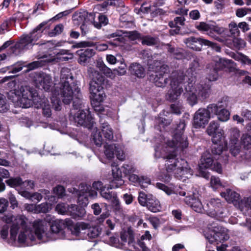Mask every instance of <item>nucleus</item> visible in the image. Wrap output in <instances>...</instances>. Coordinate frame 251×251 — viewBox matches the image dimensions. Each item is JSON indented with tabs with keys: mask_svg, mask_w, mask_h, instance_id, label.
<instances>
[{
	"mask_svg": "<svg viewBox=\"0 0 251 251\" xmlns=\"http://www.w3.org/2000/svg\"><path fill=\"white\" fill-rule=\"evenodd\" d=\"M49 217H47L46 221L35 220L32 223V229L28 227V220L23 215L14 216L11 214H8L4 215L2 220L7 224H12L10 230L12 240H15L19 230L21 229L18 237L19 242L24 243L27 240L33 241L36 237L43 242H46L55 239L54 234L62 232L63 229L66 226V222L62 220H52V223L50 225L51 232H48V225L47 222H50L48 219Z\"/></svg>",
	"mask_w": 251,
	"mask_h": 251,
	"instance_id": "nucleus-1",
	"label": "nucleus"
},
{
	"mask_svg": "<svg viewBox=\"0 0 251 251\" xmlns=\"http://www.w3.org/2000/svg\"><path fill=\"white\" fill-rule=\"evenodd\" d=\"M155 157H162L165 160V165L167 173L176 171V174H181L182 175H185V173L192 174V171L188 167L187 161L183 159L176 158V151H178L176 148H172L167 145L161 149V151L159 148H155Z\"/></svg>",
	"mask_w": 251,
	"mask_h": 251,
	"instance_id": "nucleus-2",
	"label": "nucleus"
},
{
	"mask_svg": "<svg viewBox=\"0 0 251 251\" xmlns=\"http://www.w3.org/2000/svg\"><path fill=\"white\" fill-rule=\"evenodd\" d=\"M78 87L75 84L60 85L59 90L55 89L52 92L51 100L53 108L56 111H59L61 108V102L58 98L60 94L63 102L66 104H69L75 96L74 87Z\"/></svg>",
	"mask_w": 251,
	"mask_h": 251,
	"instance_id": "nucleus-3",
	"label": "nucleus"
},
{
	"mask_svg": "<svg viewBox=\"0 0 251 251\" xmlns=\"http://www.w3.org/2000/svg\"><path fill=\"white\" fill-rule=\"evenodd\" d=\"M187 76L182 72H175L171 74V88L166 94L167 100L174 101L177 100L183 92L182 86L186 83Z\"/></svg>",
	"mask_w": 251,
	"mask_h": 251,
	"instance_id": "nucleus-4",
	"label": "nucleus"
},
{
	"mask_svg": "<svg viewBox=\"0 0 251 251\" xmlns=\"http://www.w3.org/2000/svg\"><path fill=\"white\" fill-rule=\"evenodd\" d=\"M29 94H30V88L26 86H22L18 89L9 92L7 97L16 106L26 108L30 107L31 102L27 97V95Z\"/></svg>",
	"mask_w": 251,
	"mask_h": 251,
	"instance_id": "nucleus-5",
	"label": "nucleus"
},
{
	"mask_svg": "<svg viewBox=\"0 0 251 251\" xmlns=\"http://www.w3.org/2000/svg\"><path fill=\"white\" fill-rule=\"evenodd\" d=\"M69 192L77 195V202L81 207L86 206L88 203V198H95L98 193L96 190L92 189L90 185L86 184L79 185L78 190L76 188H70Z\"/></svg>",
	"mask_w": 251,
	"mask_h": 251,
	"instance_id": "nucleus-6",
	"label": "nucleus"
},
{
	"mask_svg": "<svg viewBox=\"0 0 251 251\" xmlns=\"http://www.w3.org/2000/svg\"><path fill=\"white\" fill-rule=\"evenodd\" d=\"M185 127L184 121H180L176 129V133L174 135L172 140L168 141L166 145L171 147L176 148L178 151H183L188 147L187 138L183 135V131Z\"/></svg>",
	"mask_w": 251,
	"mask_h": 251,
	"instance_id": "nucleus-7",
	"label": "nucleus"
},
{
	"mask_svg": "<svg viewBox=\"0 0 251 251\" xmlns=\"http://www.w3.org/2000/svg\"><path fill=\"white\" fill-rule=\"evenodd\" d=\"M213 105L207 106L206 108H200L194 114L193 126L196 128H204L211 118L212 112L215 111Z\"/></svg>",
	"mask_w": 251,
	"mask_h": 251,
	"instance_id": "nucleus-8",
	"label": "nucleus"
},
{
	"mask_svg": "<svg viewBox=\"0 0 251 251\" xmlns=\"http://www.w3.org/2000/svg\"><path fill=\"white\" fill-rule=\"evenodd\" d=\"M196 28L202 32H206L207 34L216 40L220 42L223 40L216 35H221L225 31V28L219 26L214 22H210L208 23L201 22L196 26Z\"/></svg>",
	"mask_w": 251,
	"mask_h": 251,
	"instance_id": "nucleus-9",
	"label": "nucleus"
},
{
	"mask_svg": "<svg viewBox=\"0 0 251 251\" xmlns=\"http://www.w3.org/2000/svg\"><path fill=\"white\" fill-rule=\"evenodd\" d=\"M70 120L74 121L77 125L83 126L88 128H93L94 121L89 111L79 109L76 113L71 110Z\"/></svg>",
	"mask_w": 251,
	"mask_h": 251,
	"instance_id": "nucleus-10",
	"label": "nucleus"
},
{
	"mask_svg": "<svg viewBox=\"0 0 251 251\" xmlns=\"http://www.w3.org/2000/svg\"><path fill=\"white\" fill-rule=\"evenodd\" d=\"M177 193H178L180 196L185 197L184 199L185 203L191 206L195 211L202 212L203 205L198 198V193L196 190L195 191L193 190L177 191Z\"/></svg>",
	"mask_w": 251,
	"mask_h": 251,
	"instance_id": "nucleus-11",
	"label": "nucleus"
},
{
	"mask_svg": "<svg viewBox=\"0 0 251 251\" xmlns=\"http://www.w3.org/2000/svg\"><path fill=\"white\" fill-rule=\"evenodd\" d=\"M209 228L211 230V233L206 236V238L210 243L222 242L227 240L229 238L226 229L217 224L213 223Z\"/></svg>",
	"mask_w": 251,
	"mask_h": 251,
	"instance_id": "nucleus-12",
	"label": "nucleus"
},
{
	"mask_svg": "<svg viewBox=\"0 0 251 251\" xmlns=\"http://www.w3.org/2000/svg\"><path fill=\"white\" fill-rule=\"evenodd\" d=\"M72 233L75 236H79L81 233H86L90 238H95L100 233L97 227H91L89 224L83 222L77 223L72 229Z\"/></svg>",
	"mask_w": 251,
	"mask_h": 251,
	"instance_id": "nucleus-13",
	"label": "nucleus"
},
{
	"mask_svg": "<svg viewBox=\"0 0 251 251\" xmlns=\"http://www.w3.org/2000/svg\"><path fill=\"white\" fill-rule=\"evenodd\" d=\"M89 75L91 80L89 83V90L91 93L99 92L102 90V85L104 81V77L102 75L95 69L90 68L88 70Z\"/></svg>",
	"mask_w": 251,
	"mask_h": 251,
	"instance_id": "nucleus-14",
	"label": "nucleus"
},
{
	"mask_svg": "<svg viewBox=\"0 0 251 251\" xmlns=\"http://www.w3.org/2000/svg\"><path fill=\"white\" fill-rule=\"evenodd\" d=\"M212 155L207 152L203 153L199 164V169L201 172L202 170L207 168H210L219 174L222 172L221 165L220 163L214 161Z\"/></svg>",
	"mask_w": 251,
	"mask_h": 251,
	"instance_id": "nucleus-15",
	"label": "nucleus"
},
{
	"mask_svg": "<svg viewBox=\"0 0 251 251\" xmlns=\"http://www.w3.org/2000/svg\"><path fill=\"white\" fill-rule=\"evenodd\" d=\"M169 67L166 65H163L159 67L157 66L155 70V75L152 74L151 76L153 77V82L155 85L159 87H163L168 83L167 74L169 72Z\"/></svg>",
	"mask_w": 251,
	"mask_h": 251,
	"instance_id": "nucleus-16",
	"label": "nucleus"
},
{
	"mask_svg": "<svg viewBox=\"0 0 251 251\" xmlns=\"http://www.w3.org/2000/svg\"><path fill=\"white\" fill-rule=\"evenodd\" d=\"M209 208L208 210L210 216L214 217L219 221L226 216L225 214V209L222 207V204L219 199H212L207 203Z\"/></svg>",
	"mask_w": 251,
	"mask_h": 251,
	"instance_id": "nucleus-17",
	"label": "nucleus"
},
{
	"mask_svg": "<svg viewBox=\"0 0 251 251\" xmlns=\"http://www.w3.org/2000/svg\"><path fill=\"white\" fill-rule=\"evenodd\" d=\"M196 82L195 77H192L186 79V83L187 85H185V89L186 93L184 94L187 98L188 103L192 106L197 103L198 94L195 91V84Z\"/></svg>",
	"mask_w": 251,
	"mask_h": 251,
	"instance_id": "nucleus-18",
	"label": "nucleus"
},
{
	"mask_svg": "<svg viewBox=\"0 0 251 251\" xmlns=\"http://www.w3.org/2000/svg\"><path fill=\"white\" fill-rule=\"evenodd\" d=\"M184 43L188 48L196 51H200L203 45L209 47H213L215 45L209 40L194 36L185 39Z\"/></svg>",
	"mask_w": 251,
	"mask_h": 251,
	"instance_id": "nucleus-19",
	"label": "nucleus"
},
{
	"mask_svg": "<svg viewBox=\"0 0 251 251\" xmlns=\"http://www.w3.org/2000/svg\"><path fill=\"white\" fill-rule=\"evenodd\" d=\"M35 84L39 88L49 91L52 85V79L50 75L45 73H37L34 77Z\"/></svg>",
	"mask_w": 251,
	"mask_h": 251,
	"instance_id": "nucleus-20",
	"label": "nucleus"
},
{
	"mask_svg": "<svg viewBox=\"0 0 251 251\" xmlns=\"http://www.w3.org/2000/svg\"><path fill=\"white\" fill-rule=\"evenodd\" d=\"M118 38H117L114 42H108L107 43H94L92 42L82 41L75 43L73 46L74 48H86L95 46L96 49L99 51H102L106 50L108 47V44L112 46H117L118 44L115 42Z\"/></svg>",
	"mask_w": 251,
	"mask_h": 251,
	"instance_id": "nucleus-21",
	"label": "nucleus"
},
{
	"mask_svg": "<svg viewBox=\"0 0 251 251\" xmlns=\"http://www.w3.org/2000/svg\"><path fill=\"white\" fill-rule=\"evenodd\" d=\"M78 17L81 20L84 18L86 22L90 21V23H93L94 26L97 28H100L102 25H105L108 22V20L106 16L100 15L99 16V22H94L95 15L93 13H88L86 11H83L79 13Z\"/></svg>",
	"mask_w": 251,
	"mask_h": 251,
	"instance_id": "nucleus-22",
	"label": "nucleus"
},
{
	"mask_svg": "<svg viewBox=\"0 0 251 251\" xmlns=\"http://www.w3.org/2000/svg\"><path fill=\"white\" fill-rule=\"evenodd\" d=\"M213 144L211 147V153L213 157L215 160L226 163L228 160V156L226 153L227 146L224 145L223 143H221V144Z\"/></svg>",
	"mask_w": 251,
	"mask_h": 251,
	"instance_id": "nucleus-23",
	"label": "nucleus"
},
{
	"mask_svg": "<svg viewBox=\"0 0 251 251\" xmlns=\"http://www.w3.org/2000/svg\"><path fill=\"white\" fill-rule=\"evenodd\" d=\"M40 37L41 32L38 33V36L31 32L21 38L19 42L16 44L15 48L21 50L28 49L33 46L32 42L38 39Z\"/></svg>",
	"mask_w": 251,
	"mask_h": 251,
	"instance_id": "nucleus-24",
	"label": "nucleus"
},
{
	"mask_svg": "<svg viewBox=\"0 0 251 251\" xmlns=\"http://www.w3.org/2000/svg\"><path fill=\"white\" fill-rule=\"evenodd\" d=\"M27 99L30 100V107L34 105L37 108H40L49 101L47 98L43 95H39L37 91L30 88V94L27 95Z\"/></svg>",
	"mask_w": 251,
	"mask_h": 251,
	"instance_id": "nucleus-25",
	"label": "nucleus"
},
{
	"mask_svg": "<svg viewBox=\"0 0 251 251\" xmlns=\"http://www.w3.org/2000/svg\"><path fill=\"white\" fill-rule=\"evenodd\" d=\"M210 105H213L215 107V111L212 112L211 114L214 113L216 115L219 120L222 122H226L228 120L230 113L225 109L227 106V103L226 101H221L218 104H211Z\"/></svg>",
	"mask_w": 251,
	"mask_h": 251,
	"instance_id": "nucleus-26",
	"label": "nucleus"
},
{
	"mask_svg": "<svg viewBox=\"0 0 251 251\" xmlns=\"http://www.w3.org/2000/svg\"><path fill=\"white\" fill-rule=\"evenodd\" d=\"M77 206L75 204L68 205L64 203H58L55 207V209L58 213L61 214H65L69 212L75 218L79 216V215L77 213Z\"/></svg>",
	"mask_w": 251,
	"mask_h": 251,
	"instance_id": "nucleus-27",
	"label": "nucleus"
},
{
	"mask_svg": "<svg viewBox=\"0 0 251 251\" xmlns=\"http://www.w3.org/2000/svg\"><path fill=\"white\" fill-rule=\"evenodd\" d=\"M226 66L234 67L235 63L232 60L222 58L217 56L214 58L213 62L209 65V67H211L213 69L218 71Z\"/></svg>",
	"mask_w": 251,
	"mask_h": 251,
	"instance_id": "nucleus-28",
	"label": "nucleus"
},
{
	"mask_svg": "<svg viewBox=\"0 0 251 251\" xmlns=\"http://www.w3.org/2000/svg\"><path fill=\"white\" fill-rule=\"evenodd\" d=\"M100 195L105 200L110 201L112 205L116 207V209L119 210L121 209L119 200L115 193L110 192L108 189H105L104 188L101 190Z\"/></svg>",
	"mask_w": 251,
	"mask_h": 251,
	"instance_id": "nucleus-29",
	"label": "nucleus"
},
{
	"mask_svg": "<svg viewBox=\"0 0 251 251\" xmlns=\"http://www.w3.org/2000/svg\"><path fill=\"white\" fill-rule=\"evenodd\" d=\"M105 95L104 93L103 90H100V92H95L94 93H91L90 98L92 100V104L95 107V110L100 111L101 112L103 111L101 107H100V102L103 101Z\"/></svg>",
	"mask_w": 251,
	"mask_h": 251,
	"instance_id": "nucleus-30",
	"label": "nucleus"
},
{
	"mask_svg": "<svg viewBox=\"0 0 251 251\" xmlns=\"http://www.w3.org/2000/svg\"><path fill=\"white\" fill-rule=\"evenodd\" d=\"M121 239L123 245H125L127 243L129 247H132L134 249H136V244L134 240L133 232L131 230L128 229L126 231L122 232Z\"/></svg>",
	"mask_w": 251,
	"mask_h": 251,
	"instance_id": "nucleus-31",
	"label": "nucleus"
},
{
	"mask_svg": "<svg viewBox=\"0 0 251 251\" xmlns=\"http://www.w3.org/2000/svg\"><path fill=\"white\" fill-rule=\"evenodd\" d=\"M195 87V91L198 94V96L202 100L206 99L210 93V87L209 85L204 84H198Z\"/></svg>",
	"mask_w": 251,
	"mask_h": 251,
	"instance_id": "nucleus-32",
	"label": "nucleus"
},
{
	"mask_svg": "<svg viewBox=\"0 0 251 251\" xmlns=\"http://www.w3.org/2000/svg\"><path fill=\"white\" fill-rule=\"evenodd\" d=\"M73 84V76L71 72L70 69L67 68H62L60 73V85L62 84Z\"/></svg>",
	"mask_w": 251,
	"mask_h": 251,
	"instance_id": "nucleus-33",
	"label": "nucleus"
},
{
	"mask_svg": "<svg viewBox=\"0 0 251 251\" xmlns=\"http://www.w3.org/2000/svg\"><path fill=\"white\" fill-rule=\"evenodd\" d=\"M77 53L79 56L78 62L80 64H84L88 59L95 54L94 50L91 49L80 50L77 51Z\"/></svg>",
	"mask_w": 251,
	"mask_h": 251,
	"instance_id": "nucleus-34",
	"label": "nucleus"
},
{
	"mask_svg": "<svg viewBox=\"0 0 251 251\" xmlns=\"http://www.w3.org/2000/svg\"><path fill=\"white\" fill-rule=\"evenodd\" d=\"M221 196L228 202H237L240 199V195L231 189H226V192L221 193Z\"/></svg>",
	"mask_w": 251,
	"mask_h": 251,
	"instance_id": "nucleus-35",
	"label": "nucleus"
},
{
	"mask_svg": "<svg viewBox=\"0 0 251 251\" xmlns=\"http://www.w3.org/2000/svg\"><path fill=\"white\" fill-rule=\"evenodd\" d=\"M101 132L106 140L111 141L113 138V130L106 122L102 123L100 121Z\"/></svg>",
	"mask_w": 251,
	"mask_h": 251,
	"instance_id": "nucleus-36",
	"label": "nucleus"
},
{
	"mask_svg": "<svg viewBox=\"0 0 251 251\" xmlns=\"http://www.w3.org/2000/svg\"><path fill=\"white\" fill-rule=\"evenodd\" d=\"M239 208L245 215L251 213V197L244 198L239 203Z\"/></svg>",
	"mask_w": 251,
	"mask_h": 251,
	"instance_id": "nucleus-37",
	"label": "nucleus"
},
{
	"mask_svg": "<svg viewBox=\"0 0 251 251\" xmlns=\"http://www.w3.org/2000/svg\"><path fill=\"white\" fill-rule=\"evenodd\" d=\"M147 207L149 210L154 213L160 211L161 209L159 201L152 195H151L150 199L148 200Z\"/></svg>",
	"mask_w": 251,
	"mask_h": 251,
	"instance_id": "nucleus-38",
	"label": "nucleus"
},
{
	"mask_svg": "<svg viewBox=\"0 0 251 251\" xmlns=\"http://www.w3.org/2000/svg\"><path fill=\"white\" fill-rule=\"evenodd\" d=\"M112 171L113 176L118 178L117 180L118 182L117 183L116 180H113L112 182L111 189L118 188L124 183V180L121 178V172L120 171L119 173V168H118L117 166H113Z\"/></svg>",
	"mask_w": 251,
	"mask_h": 251,
	"instance_id": "nucleus-39",
	"label": "nucleus"
},
{
	"mask_svg": "<svg viewBox=\"0 0 251 251\" xmlns=\"http://www.w3.org/2000/svg\"><path fill=\"white\" fill-rule=\"evenodd\" d=\"M129 70L131 74L138 77H143L145 75L144 69L139 64L133 63L129 67Z\"/></svg>",
	"mask_w": 251,
	"mask_h": 251,
	"instance_id": "nucleus-40",
	"label": "nucleus"
},
{
	"mask_svg": "<svg viewBox=\"0 0 251 251\" xmlns=\"http://www.w3.org/2000/svg\"><path fill=\"white\" fill-rule=\"evenodd\" d=\"M128 175L129 181L134 183L138 182L142 187H145L151 183L150 179L148 177L143 176L140 178L138 176L134 174H131Z\"/></svg>",
	"mask_w": 251,
	"mask_h": 251,
	"instance_id": "nucleus-41",
	"label": "nucleus"
},
{
	"mask_svg": "<svg viewBox=\"0 0 251 251\" xmlns=\"http://www.w3.org/2000/svg\"><path fill=\"white\" fill-rule=\"evenodd\" d=\"M75 89V92H76V93H75V96L74 97H75V99L73 101V107L74 109V111H75V110H79L82 108V100L81 99V94H80V90L78 88V87H74Z\"/></svg>",
	"mask_w": 251,
	"mask_h": 251,
	"instance_id": "nucleus-42",
	"label": "nucleus"
},
{
	"mask_svg": "<svg viewBox=\"0 0 251 251\" xmlns=\"http://www.w3.org/2000/svg\"><path fill=\"white\" fill-rule=\"evenodd\" d=\"M156 187L158 188H159V189L163 190L168 195H170L173 193H175L176 194H179L178 193H177V191H179L181 190H185V189L179 188L178 189H177L176 190H175L174 187H169L168 186H167L165 185H164V184H162L161 183H157Z\"/></svg>",
	"mask_w": 251,
	"mask_h": 251,
	"instance_id": "nucleus-43",
	"label": "nucleus"
},
{
	"mask_svg": "<svg viewBox=\"0 0 251 251\" xmlns=\"http://www.w3.org/2000/svg\"><path fill=\"white\" fill-rule=\"evenodd\" d=\"M240 136V131L237 127L231 128L230 129V142L231 144L236 145Z\"/></svg>",
	"mask_w": 251,
	"mask_h": 251,
	"instance_id": "nucleus-44",
	"label": "nucleus"
},
{
	"mask_svg": "<svg viewBox=\"0 0 251 251\" xmlns=\"http://www.w3.org/2000/svg\"><path fill=\"white\" fill-rule=\"evenodd\" d=\"M93 140L96 146H101L103 142V139L101 136V132L95 127L93 128L92 132Z\"/></svg>",
	"mask_w": 251,
	"mask_h": 251,
	"instance_id": "nucleus-45",
	"label": "nucleus"
},
{
	"mask_svg": "<svg viewBox=\"0 0 251 251\" xmlns=\"http://www.w3.org/2000/svg\"><path fill=\"white\" fill-rule=\"evenodd\" d=\"M224 131L223 130H220L219 131H217L216 133H215L213 135H212V143H216L218 144H221V143H223L224 145L227 146V143L225 142L224 138Z\"/></svg>",
	"mask_w": 251,
	"mask_h": 251,
	"instance_id": "nucleus-46",
	"label": "nucleus"
},
{
	"mask_svg": "<svg viewBox=\"0 0 251 251\" xmlns=\"http://www.w3.org/2000/svg\"><path fill=\"white\" fill-rule=\"evenodd\" d=\"M97 67L106 76L109 77H114L112 70L107 67L102 61L98 62Z\"/></svg>",
	"mask_w": 251,
	"mask_h": 251,
	"instance_id": "nucleus-47",
	"label": "nucleus"
},
{
	"mask_svg": "<svg viewBox=\"0 0 251 251\" xmlns=\"http://www.w3.org/2000/svg\"><path fill=\"white\" fill-rule=\"evenodd\" d=\"M121 170L119 169V172L121 171V173L123 172L126 176L132 174L135 171V168L130 163L124 164L121 167Z\"/></svg>",
	"mask_w": 251,
	"mask_h": 251,
	"instance_id": "nucleus-48",
	"label": "nucleus"
},
{
	"mask_svg": "<svg viewBox=\"0 0 251 251\" xmlns=\"http://www.w3.org/2000/svg\"><path fill=\"white\" fill-rule=\"evenodd\" d=\"M241 144L247 150L251 149V135L248 134H243L241 138Z\"/></svg>",
	"mask_w": 251,
	"mask_h": 251,
	"instance_id": "nucleus-49",
	"label": "nucleus"
},
{
	"mask_svg": "<svg viewBox=\"0 0 251 251\" xmlns=\"http://www.w3.org/2000/svg\"><path fill=\"white\" fill-rule=\"evenodd\" d=\"M219 127V124L214 121H211L209 126H208L206 132L209 136L213 135L215 133L217 132V130Z\"/></svg>",
	"mask_w": 251,
	"mask_h": 251,
	"instance_id": "nucleus-50",
	"label": "nucleus"
},
{
	"mask_svg": "<svg viewBox=\"0 0 251 251\" xmlns=\"http://www.w3.org/2000/svg\"><path fill=\"white\" fill-rule=\"evenodd\" d=\"M116 146L115 145H105L104 153L107 158L111 159L114 157Z\"/></svg>",
	"mask_w": 251,
	"mask_h": 251,
	"instance_id": "nucleus-51",
	"label": "nucleus"
},
{
	"mask_svg": "<svg viewBox=\"0 0 251 251\" xmlns=\"http://www.w3.org/2000/svg\"><path fill=\"white\" fill-rule=\"evenodd\" d=\"M151 195H147L143 192H140L139 193L138 196V202L139 203L143 206H147L148 203V200L150 199Z\"/></svg>",
	"mask_w": 251,
	"mask_h": 251,
	"instance_id": "nucleus-52",
	"label": "nucleus"
},
{
	"mask_svg": "<svg viewBox=\"0 0 251 251\" xmlns=\"http://www.w3.org/2000/svg\"><path fill=\"white\" fill-rule=\"evenodd\" d=\"M142 44L148 46L155 45L158 42V39L150 36H144L142 37Z\"/></svg>",
	"mask_w": 251,
	"mask_h": 251,
	"instance_id": "nucleus-53",
	"label": "nucleus"
},
{
	"mask_svg": "<svg viewBox=\"0 0 251 251\" xmlns=\"http://www.w3.org/2000/svg\"><path fill=\"white\" fill-rule=\"evenodd\" d=\"M6 184L11 187H16L23 185L22 180L20 177L10 178L5 181Z\"/></svg>",
	"mask_w": 251,
	"mask_h": 251,
	"instance_id": "nucleus-54",
	"label": "nucleus"
},
{
	"mask_svg": "<svg viewBox=\"0 0 251 251\" xmlns=\"http://www.w3.org/2000/svg\"><path fill=\"white\" fill-rule=\"evenodd\" d=\"M11 20L6 19L0 25V34H4L10 31Z\"/></svg>",
	"mask_w": 251,
	"mask_h": 251,
	"instance_id": "nucleus-55",
	"label": "nucleus"
},
{
	"mask_svg": "<svg viewBox=\"0 0 251 251\" xmlns=\"http://www.w3.org/2000/svg\"><path fill=\"white\" fill-rule=\"evenodd\" d=\"M233 47L235 49L240 50L246 47V43L245 41L241 39L238 38H235L232 41Z\"/></svg>",
	"mask_w": 251,
	"mask_h": 251,
	"instance_id": "nucleus-56",
	"label": "nucleus"
},
{
	"mask_svg": "<svg viewBox=\"0 0 251 251\" xmlns=\"http://www.w3.org/2000/svg\"><path fill=\"white\" fill-rule=\"evenodd\" d=\"M199 66H200V64H199L198 61L197 60H194L193 61V62H192L190 69L188 71V75H189V74L191 73V76H190L187 75H185V76H187L188 77V78H191L192 76L193 77L195 76V78H196V76L195 75V74H196V73H195V74H194L193 72H195L196 71V69L199 68ZM184 75H185L184 74Z\"/></svg>",
	"mask_w": 251,
	"mask_h": 251,
	"instance_id": "nucleus-57",
	"label": "nucleus"
},
{
	"mask_svg": "<svg viewBox=\"0 0 251 251\" xmlns=\"http://www.w3.org/2000/svg\"><path fill=\"white\" fill-rule=\"evenodd\" d=\"M115 153L119 160L124 161L126 159V154L121 146H116Z\"/></svg>",
	"mask_w": 251,
	"mask_h": 251,
	"instance_id": "nucleus-58",
	"label": "nucleus"
},
{
	"mask_svg": "<svg viewBox=\"0 0 251 251\" xmlns=\"http://www.w3.org/2000/svg\"><path fill=\"white\" fill-rule=\"evenodd\" d=\"M210 184L213 189H217L220 187L223 186L220 178L213 176L211 177Z\"/></svg>",
	"mask_w": 251,
	"mask_h": 251,
	"instance_id": "nucleus-59",
	"label": "nucleus"
},
{
	"mask_svg": "<svg viewBox=\"0 0 251 251\" xmlns=\"http://www.w3.org/2000/svg\"><path fill=\"white\" fill-rule=\"evenodd\" d=\"M9 106L6 102L4 96L0 93V112H5L8 109Z\"/></svg>",
	"mask_w": 251,
	"mask_h": 251,
	"instance_id": "nucleus-60",
	"label": "nucleus"
},
{
	"mask_svg": "<svg viewBox=\"0 0 251 251\" xmlns=\"http://www.w3.org/2000/svg\"><path fill=\"white\" fill-rule=\"evenodd\" d=\"M41 108L42 109V113L45 117L48 118L51 116V110L49 103V101L43 105Z\"/></svg>",
	"mask_w": 251,
	"mask_h": 251,
	"instance_id": "nucleus-61",
	"label": "nucleus"
},
{
	"mask_svg": "<svg viewBox=\"0 0 251 251\" xmlns=\"http://www.w3.org/2000/svg\"><path fill=\"white\" fill-rule=\"evenodd\" d=\"M36 213H47L49 211V207L47 203H42L36 205Z\"/></svg>",
	"mask_w": 251,
	"mask_h": 251,
	"instance_id": "nucleus-62",
	"label": "nucleus"
},
{
	"mask_svg": "<svg viewBox=\"0 0 251 251\" xmlns=\"http://www.w3.org/2000/svg\"><path fill=\"white\" fill-rule=\"evenodd\" d=\"M208 74L207 78L209 81H215L217 79L218 74L217 71L213 69L211 67Z\"/></svg>",
	"mask_w": 251,
	"mask_h": 251,
	"instance_id": "nucleus-63",
	"label": "nucleus"
},
{
	"mask_svg": "<svg viewBox=\"0 0 251 251\" xmlns=\"http://www.w3.org/2000/svg\"><path fill=\"white\" fill-rule=\"evenodd\" d=\"M63 25L62 24L56 25L54 29L49 33L50 36L52 37L60 34L63 31Z\"/></svg>",
	"mask_w": 251,
	"mask_h": 251,
	"instance_id": "nucleus-64",
	"label": "nucleus"
}]
</instances>
